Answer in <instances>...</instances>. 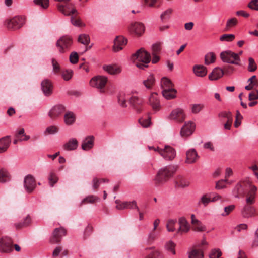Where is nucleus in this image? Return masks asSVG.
Segmentation results:
<instances>
[{
	"mask_svg": "<svg viewBox=\"0 0 258 258\" xmlns=\"http://www.w3.org/2000/svg\"><path fill=\"white\" fill-rule=\"evenodd\" d=\"M222 252L220 251L219 249H214L211 250L210 254V258H222Z\"/></svg>",
	"mask_w": 258,
	"mask_h": 258,
	"instance_id": "864d4df0",
	"label": "nucleus"
},
{
	"mask_svg": "<svg viewBox=\"0 0 258 258\" xmlns=\"http://www.w3.org/2000/svg\"><path fill=\"white\" fill-rule=\"evenodd\" d=\"M249 84L245 87V89L247 90H251L253 89L255 87L258 86V80L256 79V76L255 75L252 76L247 81Z\"/></svg>",
	"mask_w": 258,
	"mask_h": 258,
	"instance_id": "72a5a7b5",
	"label": "nucleus"
},
{
	"mask_svg": "<svg viewBox=\"0 0 258 258\" xmlns=\"http://www.w3.org/2000/svg\"><path fill=\"white\" fill-rule=\"evenodd\" d=\"M103 69L111 75H115L119 74L121 72L119 67L113 65L104 66Z\"/></svg>",
	"mask_w": 258,
	"mask_h": 258,
	"instance_id": "f704fd0d",
	"label": "nucleus"
},
{
	"mask_svg": "<svg viewBox=\"0 0 258 258\" xmlns=\"http://www.w3.org/2000/svg\"><path fill=\"white\" fill-rule=\"evenodd\" d=\"M177 170V167L173 166H166L159 170L155 177L156 183H164L173 177Z\"/></svg>",
	"mask_w": 258,
	"mask_h": 258,
	"instance_id": "f257e3e1",
	"label": "nucleus"
},
{
	"mask_svg": "<svg viewBox=\"0 0 258 258\" xmlns=\"http://www.w3.org/2000/svg\"><path fill=\"white\" fill-rule=\"evenodd\" d=\"M78 146V142L76 138H71L63 146L64 150L72 151L76 150Z\"/></svg>",
	"mask_w": 258,
	"mask_h": 258,
	"instance_id": "5701e85b",
	"label": "nucleus"
},
{
	"mask_svg": "<svg viewBox=\"0 0 258 258\" xmlns=\"http://www.w3.org/2000/svg\"><path fill=\"white\" fill-rule=\"evenodd\" d=\"M193 71L196 76L200 77H203L206 76L207 73L206 67L203 65L195 66L193 67Z\"/></svg>",
	"mask_w": 258,
	"mask_h": 258,
	"instance_id": "c756f323",
	"label": "nucleus"
},
{
	"mask_svg": "<svg viewBox=\"0 0 258 258\" xmlns=\"http://www.w3.org/2000/svg\"><path fill=\"white\" fill-rule=\"evenodd\" d=\"M24 184L26 190L29 193L32 192L36 185L35 180L31 175H28L25 177Z\"/></svg>",
	"mask_w": 258,
	"mask_h": 258,
	"instance_id": "a211bd4d",
	"label": "nucleus"
},
{
	"mask_svg": "<svg viewBox=\"0 0 258 258\" xmlns=\"http://www.w3.org/2000/svg\"><path fill=\"white\" fill-rule=\"evenodd\" d=\"M176 220H169L166 224V228L169 232H173L175 230V224Z\"/></svg>",
	"mask_w": 258,
	"mask_h": 258,
	"instance_id": "052dcab7",
	"label": "nucleus"
},
{
	"mask_svg": "<svg viewBox=\"0 0 258 258\" xmlns=\"http://www.w3.org/2000/svg\"><path fill=\"white\" fill-rule=\"evenodd\" d=\"M25 23V18L17 16L5 21V25L9 30H15L21 28Z\"/></svg>",
	"mask_w": 258,
	"mask_h": 258,
	"instance_id": "39448f33",
	"label": "nucleus"
},
{
	"mask_svg": "<svg viewBox=\"0 0 258 258\" xmlns=\"http://www.w3.org/2000/svg\"><path fill=\"white\" fill-rule=\"evenodd\" d=\"M78 41L82 44L87 46L90 43L89 36L85 34H81L78 37Z\"/></svg>",
	"mask_w": 258,
	"mask_h": 258,
	"instance_id": "a18cd8bd",
	"label": "nucleus"
},
{
	"mask_svg": "<svg viewBox=\"0 0 258 258\" xmlns=\"http://www.w3.org/2000/svg\"><path fill=\"white\" fill-rule=\"evenodd\" d=\"M172 13V10L171 9H168L163 12L160 15V18L163 22H165L168 21Z\"/></svg>",
	"mask_w": 258,
	"mask_h": 258,
	"instance_id": "c03bdc74",
	"label": "nucleus"
},
{
	"mask_svg": "<svg viewBox=\"0 0 258 258\" xmlns=\"http://www.w3.org/2000/svg\"><path fill=\"white\" fill-rule=\"evenodd\" d=\"M118 102L120 105L122 107L127 106L125 95L123 93L120 94L118 96Z\"/></svg>",
	"mask_w": 258,
	"mask_h": 258,
	"instance_id": "e2e57ef3",
	"label": "nucleus"
},
{
	"mask_svg": "<svg viewBox=\"0 0 258 258\" xmlns=\"http://www.w3.org/2000/svg\"><path fill=\"white\" fill-rule=\"evenodd\" d=\"M65 111V107L62 105L54 106L49 111L48 115L52 119L55 120L61 116Z\"/></svg>",
	"mask_w": 258,
	"mask_h": 258,
	"instance_id": "4468645a",
	"label": "nucleus"
},
{
	"mask_svg": "<svg viewBox=\"0 0 258 258\" xmlns=\"http://www.w3.org/2000/svg\"><path fill=\"white\" fill-rule=\"evenodd\" d=\"M186 118V114L184 109L178 108V122H183Z\"/></svg>",
	"mask_w": 258,
	"mask_h": 258,
	"instance_id": "680f3d73",
	"label": "nucleus"
},
{
	"mask_svg": "<svg viewBox=\"0 0 258 258\" xmlns=\"http://www.w3.org/2000/svg\"><path fill=\"white\" fill-rule=\"evenodd\" d=\"M94 137L93 136H88L86 137L82 141L81 148L84 151H88L92 148L94 146Z\"/></svg>",
	"mask_w": 258,
	"mask_h": 258,
	"instance_id": "412c9836",
	"label": "nucleus"
},
{
	"mask_svg": "<svg viewBox=\"0 0 258 258\" xmlns=\"http://www.w3.org/2000/svg\"><path fill=\"white\" fill-rule=\"evenodd\" d=\"M48 180L50 185L52 187L57 182L58 178L55 173L51 172L48 176Z\"/></svg>",
	"mask_w": 258,
	"mask_h": 258,
	"instance_id": "3c124183",
	"label": "nucleus"
},
{
	"mask_svg": "<svg viewBox=\"0 0 258 258\" xmlns=\"http://www.w3.org/2000/svg\"><path fill=\"white\" fill-rule=\"evenodd\" d=\"M190 229L189 223L184 217L178 219V234L181 235L185 234L188 232Z\"/></svg>",
	"mask_w": 258,
	"mask_h": 258,
	"instance_id": "6ab92c4d",
	"label": "nucleus"
},
{
	"mask_svg": "<svg viewBox=\"0 0 258 258\" xmlns=\"http://www.w3.org/2000/svg\"><path fill=\"white\" fill-rule=\"evenodd\" d=\"M13 241L8 237H3L0 239V251L3 253H9L13 250Z\"/></svg>",
	"mask_w": 258,
	"mask_h": 258,
	"instance_id": "f8f14e48",
	"label": "nucleus"
},
{
	"mask_svg": "<svg viewBox=\"0 0 258 258\" xmlns=\"http://www.w3.org/2000/svg\"><path fill=\"white\" fill-rule=\"evenodd\" d=\"M127 43V39L122 36H117L114 40L113 50L114 52H118L123 48V47Z\"/></svg>",
	"mask_w": 258,
	"mask_h": 258,
	"instance_id": "aec40b11",
	"label": "nucleus"
},
{
	"mask_svg": "<svg viewBox=\"0 0 258 258\" xmlns=\"http://www.w3.org/2000/svg\"><path fill=\"white\" fill-rule=\"evenodd\" d=\"M115 203L117 204L116 208L119 210L126 209L128 205H134V207L138 211H139V208L137 205V202L135 201L132 202H124L121 203H118V201L116 200Z\"/></svg>",
	"mask_w": 258,
	"mask_h": 258,
	"instance_id": "2f4dec72",
	"label": "nucleus"
},
{
	"mask_svg": "<svg viewBox=\"0 0 258 258\" xmlns=\"http://www.w3.org/2000/svg\"><path fill=\"white\" fill-rule=\"evenodd\" d=\"M41 88L46 96H49L52 93L53 86L50 80L45 79L41 82Z\"/></svg>",
	"mask_w": 258,
	"mask_h": 258,
	"instance_id": "4be33fe9",
	"label": "nucleus"
},
{
	"mask_svg": "<svg viewBox=\"0 0 258 258\" xmlns=\"http://www.w3.org/2000/svg\"><path fill=\"white\" fill-rule=\"evenodd\" d=\"M11 179V175L7 170L5 168L0 169V182L5 183Z\"/></svg>",
	"mask_w": 258,
	"mask_h": 258,
	"instance_id": "e433bc0d",
	"label": "nucleus"
},
{
	"mask_svg": "<svg viewBox=\"0 0 258 258\" xmlns=\"http://www.w3.org/2000/svg\"><path fill=\"white\" fill-rule=\"evenodd\" d=\"M176 244L172 240L167 241L165 244V249L169 252H170L173 255H175L176 250L175 248Z\"/></svg>",
	"mask_w": 258,
	"mask_h": 258,
	"instance_id": "4c0bfd02",
	"label": "nucleus"
},
{
	"mask_svg": "<svg viewBox=\"0 0 258 258\" xmlns=\"http://www.w3.org/2000/svg\"><path fill=\"white\" fill-rule=\"evenodd\" d=\"M152 55L158 54L161 50V43L158 42L154 44L152 47Z\"/></svg>",
	"mask_w": 258,
	"mask_h": 258,
	"instance_id": "5fc2aeb1",
	"label": "nucleus"
},
{
	"mask_svg": "<svg viewBox=\"0 0 258 258\" xmlns=\"http://www.w3.org/2000/svg\"><path fill=\"white\" fill-rule=\"evenodd\" d=\"M34 3L43 9H46L49 6V0H33Z\"/></svg>",
	"mask_w": 258,
	"mask_h": 258,
	"instance_id": "37998d69",
	"label": "nucleus"
},
{
	"mask_svg": "<svg viewBox=\"0 0 258 258\" xmlns=\"http://www.w3.org/2000/svg\"><path fill=\"white\" fill-rule=\"evenodd\" d=\"M200 158L197 151L195 149H190L186 152L185 162L192 164L195 163Z\"/></svg>",
	"mask_w": 258,
	"mask_h": 258,
	"instance_id": "f3484780",
	"label": "nucleus"
},
{
	"mask_svg": "<svg viewBox=\"0 0 258 258\" xmlns=\"http://www.w3.org/2000/svg\"><path fill=\"white\" fill-rule=\"evenodd\" d=\"M11 140L10 136H6L0 139V153H3L8 149Z\"/></svg>",
	"mask_w": 258,
	"mask_h": 258,
	"instance_id": "b1692460",
	"label": "nucleus"
},
{
	"mask_svg": "<svg viewBox=\"0 0 258 258\" xmlns=\"http://www.w3.org/2000/svg\"><path fill=\"white\" fill-rule=\"evenodd\" d=\"M145 31V26L143 24L139 22L132 23L129 27L131 33L137 36H141Z\"/></svg>",
	"mask_w": 258,
	"mask_h": 258,
	"instance_id": "dca6fc26",
	"label": "nucleus"
},
{
	"mask_svg": "<svg viewBox=\"0 0 258 258\" xmlns=\"http://www.w3.org/2000/svg\"><path fill=\"white\" fill-rule=\"evenodd\" d=\"M208 242L203 239L192 246L188 252L189 258H204V250L207 247Z\"/></svg>",
	"mask_w": 258,
	"mask_h": 258,
	"instance_id": "7ed1b4c3",
	"label": "nucleus"
},
{
	"mask_svg": "<svg viewBox=\"0 0 258 258\" xmlns=\"http://www.w3.org/2000/svg\"><path fill=\"white\" fill-rule=\"evenodd\" d=\"M235 38V35L233 34H224L220 38V41H232Z\"/></svg>",
	"mask_w": 258,
	"mask_h": 258,
	"instance_id": "69168bd1",
	"label": "nucleus"
},
{
	"mask_svg": "<svg viewBox=\"0 0 258 258\" xmlns=\"http://www.w3.org/2000/svg\"><path fill=\"white\" fill-rule=\"evenodd\" d=\"M216 55L213 52H210L205 56V64L209 65L215 61Z\"/></svg>",
	"mask_w": 258,
	"mask_h": 258,
	"instance_id": "a19ab883",
	"label": "nucleus"
},
{
	"mask_svg": "<svg viewBox=\"0 0 258 258\" xmlns=\"http://www.w3.org/2000/svg\"><path fill=\"white\" fill-rule=\"evenodd\" d=\"M150 249L154 250L147 255L145 258H164L163 254L159 250L155 249L154 247L147 248L146 249V250Z\"/></svg>",
	"mask_w": 258,
	"mask_h": 258,
	"instance_id": "c9c22d12",
	"label": "nucleus"
},
{
	"mask_svg": "<svg viewBox=\"0 0 258 258\" xmlns=\"http://www.w3.org/2000/svg\"><path fill=\"white\" fill-rule=\"evenodd\" d=\"M66 235V230L62 227L55 228L52 236L50 239V242L52 244H55L61 241V238Z\"/></svg>",
	"mask_w": 258,
	"mask_h": 258,
	"instance_id": "ddd939ff",
	"label": "nucleus"
},
{
	"mask_svg": "<svg viewBox=\"0 0 258 258\" xmlns=\"http://www.w3.org/2000/svg\"><path fill=\"white\" fill-rule=\"evenodd\" d=\"M242 118V116L241 115L240 112L237 110L236 111V119L234 122V126L236 128L238 127L240 125Z\"/></svg>",
	"mask_w": 258,
	"mask_h": 258,
	"instance_id": "0e129e2a",
	"label": "nucleus"
},
{
	"mask_svg": "<svg viewBox=\"0 0 258 258\" xmlns=\"http://www.w3.org/2000/svg\"><path fill=\"white\" fill-rule=\"evenodd\" d=\"M211 202V198L208 196L207 194L204 195L199 202V205L202 204L204 206H207Z\"/></svg>",
	"mask_w": 258,
	"mask_h": 258,
	"instance_id": "bf43d9fd",
	"label": "nucleus"
},
{
	"mask_svg": "<svg viewBox=\"0 0 258 258\" xmlns=\"http://www.w3.org/2000/svg\"><path fill=\"white\" fill-rule=\"evenodd\" d=\"M79 59L78 54L76 52H73L70 55V61L73 64H76L78 62Z\"/></svg>",
	"mask_w": 258,
	"mask_h": 258,
	"instance_id": "774afa93",
	"label": "nucleus"
},
{
	"mask_svg": "<svg viewBox=\"0 0 258 258\" xmlns=\"http://www.w3.org/2000/svg\"><path fill=\"white\" fill-rule=\"evenodd\" d=\"M130 104L135 109L139 110L143 103L142 99L136 96H132L129 99Z\"/></svg>",
	"mask_w": 258,
	"mask_h": 258,
	"instance_id": "393cba45",
	"label": "nucleus"
},
{
	"mask_svg": "<svg viewBox=\"0 0 258 258\" xmlns=\"http://www.w3.org/2000/svg\"><path fill=\"white\" fill-rule=\"evenodd\" d=\"M107 78L102 76H97L92 78L90 81V85L93 87L100 89L103 91L107 82Z\"/></svg>",
	"mask_w": 258,
	"mask_h": 258,
	"instance_id": "9d476101",
	"label": "nucleus"
},
{
	"mask_svg": "<svg viewBox=\"0 0 258 258\" xmlns=\"http://www.w3.org/2000/svg\"><path fill=\"white\" fill-rule=\"evenodd\" d=\"M224 75V71L219 68H216L209 74V78L211 80H216L223 76Z\"/></svg>",
	"mask_w": 258,
	"mask_h": 258,
	"instance_id": "cd10ccee",
	"label": "nucleus"
},
{
	"mask_svg": "<svg viewBox=\"0 0 258 258\" xmlns=\"http://www.w3.org/2000/svg\"><path fill=\"white\" fill-rule=\"evenodd\" d=\"M242 215L245 217L251 216L253 213V210L252 207L249 205H245L242 210Z\"/></svg>",
	"mask_w": 258,
	"mask_h": 258,
	"instance_id": "49530a36",
	"label": "nucleus"
},
{
	"mask_svg": "<svg viewBox=\"0 0 258 258\" xmlns=\"http://www.w3.org/2000/svg\"><path fill=\"white\" fill-rule=\"evenodd\" d=\"M231 183L228 179H221L217 182L216 184V188L217 189H221L226 187L225 183Z\"/></svg>",
	"mask_w": 258,
	"mask_h": 258,
	"instance_id": "13d9d810",
	"label": "nucleus"
},
{
	"mask_svg": "<svg viewBox=\"0 0 258 258\" xmlns=\"http://www.w3.org/2000/svg\"><path fill=\"white\" fill-rule=\"evenodd\" d=\"M176 93L177 91L174 88L163 90L162 91L163 96L167 100H170L176 97Z\"/></svg>",
	"mask_w": 258,
	"mask_h": 258,
	"instance_id": "7c9ffc66",
	"label": "nucleus"
},
{
	"mask_svg": "<svg viewBox=\"0 0 258 258\" xmlns=\"http://www.w3.org/2000/svg\"><path fill=\"white\" fill-rule=\"evenodd\" d=\"M196 128V124L191 121H189L184 123L180 131L181 137L184 140L187 139L194 132Z\"/></svg>",
	"mask_w": 258,
	"mask_h": 258,
	"instance_id": "1a4fd4ad",
	"label": "nucleus"
},
{
	"mask_svg": "<svg viewBox=\"0 0 258 258\" xmlns=\"http://www.w3.org/2000/svg\"><path fill=\"white\" fill-rule=\"evenodd\" d=\"M109 180L104 178L98 179L97 178H94L92 180L93 187L94 189H97L100 183L104 182H108Z\"/></svg>",
	"mask_w": 258,
	"mask_h": 258,
	"instance_id": "8fccbe9b",
	"label": "nucleus"
},
{
	"mask_svg": "<svg viewBox=\"0 0 258 258\" xmlns=\"http://www.w3.org/2000/svg\"><path fill=\"white\" fill-rule=\"evenodd\" d=\"M160 85L162 90L173 88V84L171 80L166 77L161 78Z\"/></svg>",
	"mask_w": 258,
	"mask_h": 258,
	"instance_id": "473e14b6",
	"label": "nucleus"
},
{
	"mask_svg": "<svg viewBox=\"0 0 258 258\" xmlns=\"http://www.w3.org/2000/svg\"><path fill=\"white\" fill-rule=\"evenodd\" d=\"M220 57L224 62L235 64H238V61L240 60L238 55L230 51L221 52Z\"/></svg>",
	"mask_w": 258,
	"mask_h": 258,
	"instance_id": "6e6552de",
	"label": "nucleus"
},
{
	"mask_svg": "<svg viewBox=\"0 0 258 258\" xmlns=\"http://www.w3.org/2000/svg\"><path fill=\"white\" fill-rule=\"evenodd\" d=\"M190 185L189 181L183 177H178V188H185L189 186Z\"/></svg>",
	"mask_w": 258,
	"mask_h": 258,
	"instance_id": "de8ad7c7",
	"label": "nucleus"
},
{
	"mask_svg": "<svg viewBox=\"0 0 258 258\" xmlns=\"http://www.w3.org/2000/svg\"><path fill=\"white\" fill-rule=\"evenodd\" d=\"M148 104L154 110L159 111L160 109V102L157 93L153 92L150 94L148 99Z\"/></svg>",
	"mask_w": 258,
	"mask_h": 258,
	"instance_id": "2eb2a0df",
	"label": "nucleus"
},
{
	"mask_svg": "<svg viewBox=\"0 0 258 258\" xmlns=\"http://www.w3.org/2000/svg\"><path fill=\"white\" fill-rule=\"evenodd\" d=\"M159 154L166 161H172L176 155V150L170 146H165L163 149L157 147Z\"/></svg>",
	"mask_w": 258,
	"mask_h": 258,
	"instance_id": "423d86ee",
	"label": "nucleus"
},
{
	"mask_svg": "<svg viewBox=\"0 0 258 258\" xmlns=\"http://www.w3.org/2000/svg\"><path fill=\"white\" fill-rule=\"evenodd\" d=\"M238 24V20L236 18H232L228 19L226 24V29L229 30L232 27L236 26Z\"/></svg>",
	"mask_w": 258,
	"mask_h": 258,
	"instance_id": "09e8293b",
	"label": "nucleus"
},
{
	"mask_svg": "<svg viewBox=\"0 0 258 258\" xmlns=\"http://www.w3.org/2000/svg\"><path fill=\"white\" fill-rule=\"evenodd\" d=\"M99 198L93 195L89 196L85 198L82 201L84 204L94 203L97 202Z\"/></svg>",
	"mask_w": 258,
	"mask_h": 258,
	"instance_id": "4d7b16f0",
	"label": "nucleus"
},
{
	"mask_svg": "<svg viewBox=\"0 0 258 258\" xmlns=\"http://www.w3.org/2000/svg\"><path fill=\"white\" fill-rule=\"evenodd\" d=\"M64 120L67 125H72L75 121V116L72 112L67 113L64 115Z\"/></svg>",
	"mask_w": 258,
	"mask_h": 258,
	"instance_id": "58836bf2",
	"label": "nucleus"
},
{
	"mask_svg": "<svg viewBox=\"0 0 258 258\" xmlns=\"http://www.w3.org/2000/svg\"><path fill=\"white\" fill-rule=\"evenodd\" d=\"M31 223V218L27 215L23 217V221L16 223L15 227L16 229L19 230L28 226Z\"/></svg>",
	"mask_w": 258,
	"mask_h": 258,
	"instance_id": "a878e982",
	"label": "nucleus"
},
{
	"mask_svg": "<svg viewBox=\"0 0 258 258\" xmlns=\"http://www.w3.org/2000/svg\"><path fill=\"white\" fill-rule=\"evenodd\" d=\"M253 185L252 182L249 179L246 178L243 180L239 182L233 190V194L236 198L244 197L245 195V191L249 188V190L252 188Z\"/></svg>",
	"mask_w": 258,
	"mask_h": 258,
	"instance_id": "20e7f679",
	"label": "nucleus"
},
{
	"mask_svg": "<svg viewBox=\"0 0 258 258\" xmlns=\"http://www.w3.org/2000/svg\"><path fill=\"white\" fill-rule=\"evenodd\" d=\"M257 69V65L254 60L250 57L248 59V70L250 72H254Z\"/></svg>",
	"mask_w": 258,
	"mask_h": 258,
	"instance_id": "603ef678",
	"label": "nucleus"
},
{
	"mask_svg": "<svg viewBox=\"0 0 258 258\" xmlns=\"http://www.w3.org/2000/svg\"><path fill=\"white\" fill-rule=\"evenodd\" d=\"M52 65L53 67V71L57 74L60 72V66L58 62L54 58L52 59Z\"/></svg>",
	"mask_w": 258,
	"mask_h": 258,
	"instance_id": "338daca9",
	"label": "nucleus"
},
{
	"mask_svg": "<svg viewBox=\"0 0 258 258\" xmlns=\"http://www.w3.org/2000/svg\"><path fill=\"white\" fill-rule=\"evenodd\" d=\"M196 222L192 224V229L197 232H203L206 230V227L200 221H196Z\"/></svg>",
	"mask_w": 258,
	"mask_h": 258,
	"instance_id": "79ce46f5",
	"label": "nucleus"
},
{
	"mask_svg": "<svg viewBox=\"0 0 258 258\" xmlns=\"http://www.w3.org/2000/svg\"><path fill=\"white\" fill-rule=\"evenodd\" d=\"M257 188L256 186H252V188L246 195V202L247 205H251L254 203L255 197Z\"/></svg>",
	"mask_w": 258,
	"mask_h": 258,
	"instance_id": "c85d7f7f",
	"label": "nucleus"
},
{
	"mask_svg": "<svg viewBox=\"0 0 258 258\" xmlns=\"http://www.w3.org/2000/svg\"><path fill=\"white\" fill-rule=\"evenodd\" d=\"M155 78L153 74H150L147 78L143 81V84L148 90L152 89L155 84Z\"/></svg>",
	"mask_w": 258,
	"mask_h": 258,
	"instance_id": "bb28decb",
	"label": "nucleus"
},
{
	"mask_svg": "<svg viewBox=\"0 0 258 258\" xmlns=\"http://www.w3.org/2000/svg\"><path fill=\"white\" fill-rule=\"evenodd\" d=\"M72 43V39L70 37L64 36L57 40L56 45L60 53H64L69 50Z\"/></svg>",
	"mask_w": 258,
	"mask_h": 258,
	"instance_id": "0eeeda50",
	"label": "nucleus"
},
{
	"mask_svg": "<svg viewBox=\"0 0 258 258\" xmlns=\"http://www.w3.org/2000/svg\"><path fill=\"white\" fill-rule=\"evenodd\" d=\"M132 59L140 61L136 63V66L140 69H144L148 67L147 64L151 60V56L150 53L142 48L133 54Z\"/></svg>",
	"mask_w": 258,
	"mask_h": 258,
	"instance_id": "f03ea898",
	"label": "nucleus"
},
{
	"mask_svg": "<svg viewBox=\"0 0 258 258\" xmlns=\"http://www.w3.org/2000/svg\"><path fill=\"white\" fill-rule=\"evenodd\" d=\"M73 72L71 70H66L63 71L61 73V75L63 79L66 81H68L72 77Z\"/></svg>",
	"mask_w": 258,
	"mask_h": 258,
	"instance_id": "6e6d98bb",
	"label": "nucleus"
},
{
	"mask_svg": "<svg viewBox=\"0 0 258 258\" xmlns=\"http://www.w3.org/2000/svg\"><path fill=\"white\" fill-rule=\"evenodd\" d=\"M203 104H193L190 105V109L192 113L197 114L200 113L204 108Z\"/></svg>",
	"mask_w": 258,
	"mask_h": 258,
	"instance_id": "ea45409f",
	"label": "nucleus"
},
{
	"mask_svg": "<svg viewBox=\"0 0 258 258\" xmlns=\"http://www.w3.org/2000/svg\"><path fill=\"white\" fill-rule=\"evenodd\" d=\"M56 7L58 10L65 16H70L77 12L73 4L69 2L64 4H58Z\"/></svg>",
	"mask_w": 258,
	"mask_h": 258,
	"instance_id": "9b49d317",
	"label": "nucleus"
}]
</instances>
